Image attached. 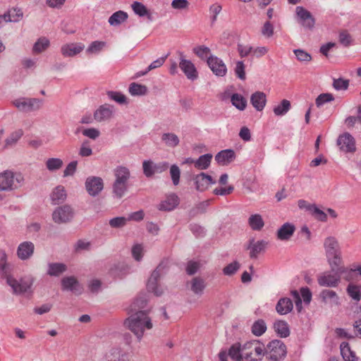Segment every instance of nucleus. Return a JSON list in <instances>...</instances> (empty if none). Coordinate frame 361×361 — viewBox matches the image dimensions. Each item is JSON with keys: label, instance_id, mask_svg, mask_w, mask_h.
<instances>
[{"label": "nucleus", "instance_id": "nucleus-1", "mask_svg": "<svg viewBox=\"0 0 361 361\" xmlns=\"http://www.w3.org/2000/svg\"><path fill=\"white\" fill-rule=\"evenodd\" d=\"M124 325L136 336L139 341L142 339L145 330L151 329L153 326L147 310L133 312L125 320Z\"/></svg>", "mask_w": 361, "mask_h": 361}, {"label": "nucleus", "instance_id": "nucleus-2", "mask_svg": "<svg viewBox=\"0 0 361 361\" xmlns=\"http://www.w3.org/2000/svg\"><path fill=\"white\" fill-rule=\"evenodd\" d=\"M24 183V176L20 172L5 170L0 173V191H15L21 188Z\"/></svg>", "mask_w": 361, "mask_h": 361}, {"label": "nucleus", "instance_id": "nucleus-3", "mask_svg": "<svg viewBox=\"0 0 361 361\" xmlns=\"http://www.w3.org/2000/svg\"><path fill=\"white\" fill-rule=\"evenodd\" d=\"M324 247L329 264H341V253L337 240L334 237H328L324 240Z\"/></svg>", "mask_w": 361, "mask_h": 361}, {"label": "nucleus", "instance_id": "nucleus-4", "mask_svg": "<svg viewBox=\"0 0 361 361\" xmlns=\"http://www.w3.org/2000/svg\"><path fill=\"white\" fill-rule=\"evenodd\" d=\"M33 283L34 279L31 276H25L19 280L16 279L11 276L6 277V283L11 286L13 293L15 295H22L29 292Z\"/></svg>", "mask_w": 361, "mask_h": 361}, {"label": "nucleus", "instance_id": "nucleus-5", "mask_svg": "<svg viewBox=\"0 0 361 361\" xmlns=\"http://www.w3.org/2000/svg\"><path fill=\"white\" fill-rule=\"evenodd\" d=\"M265 353L271 361H280L286 356L287 349L283 341L276 339L267 344Z\"/></svg>", "mask_w": 361, "mask_h": 361}, {"label": "nucleus", "instance_id": "nucleus-6", "mask_svg": "<svg viewBox=\"0 0 361 361\" xmlns=\"http://www.w3.org/2000/svg\"><path fill=\"white\" fill-rule=\"evenodd\" d=\"M331 272L326 271L318 276L317 281L320 286L335 288L341 282V276L339 275L338 265L329 264Z\"/></svg>", "mask_w": 361, "mask_h": 361}, {"label": "nucleus", "instance_id": "nucleus-7", "mask_svg": "<svg viewBox=\"0 0 361 361\" xmlns=\"http://www.w3.org/2000/svg\"><path fill=\"white\" fill-rule=\"evenodd\" d=\"M165 267L164 262H161L153 271L147 283L148 291L153 293L157 296H160L163 293L162 289L158 286V281L161 276V271Z\"/></svg>", "mask_w": 361, "mask_h": 361}, {"label": "nucleus", "instance_id": "nucleus-8", "mask_svg": "<svg viewBox=\"0 0 361 361\" xmlns=\"http://www.w3.org/2000/svg\"><path fill=\"white\" fill-rule=\"evenodd\" d=\"M169 166V164L166 161L154 163L152 160H145L142 162L143 173L147 178H151L155 173H161L166 171Z\"/></svg>", "mask_w": 361, "mask_h": 361}, {"label": "nucleus", "instance_id": "nucleus-9", "mask_svg": "<svg viewBox=\"0 0 361 361\" xmlns=\"http://www.w3.org/2000/svg\"><path fill=\"white\" fill-rule=\"evenodd\" d=\"M73 210L69 205L57 207L52 214V219L56 224L69 222L73 217Z\"/></svg>", "mask_w": 361, "mask_h": 361}, {"label": "nucleus", "instance_id": "nucleus-10", "mask_svg": "<svg viewBox=\"0 0 361 361\" xmlns=\"http://www.w3.org/2000/svg\"><path fill=\"white\" fill-rule=\"evenodd\" d=\"M42 100L39 99L20 98L13 102V105L22 111H31L37 110L41 107Z\"/></svg>", "mask_w": 361, "mask_h": 361}, {"label": "nucleus", "instance_id": "nucleus-11", "mask_svg": "<svg viewBox=\"0 0 361 361\" xmlns=\"http://www.w3.org/2000/svg\"><path fill=\"white\" fill-rule=\"evenodd\" d=\"M179 67L188 79L195 80L198 78V73L192 62L185 59L183 53H180Z\"/></svg>", "mask_w": 361, "mask_h": 361}, {"label": "nucleus", "instance_id": "nucleus-12", "mask_svg": "<svg viewBox=\"0 0 361 361\" xmlns=\"http://www.w3.org/2000/svg\"><path fill=\"white\" fill-rule=\"evenodd\" d=\"M85 188L90 196L95 197L103 190L104 181L100 177L90 176L85 180Z\"/></svg>", "mask_w": 361, "mask_h": 361}, {"label": "nucleus", "instance_id": "nucleus-13", "mask_svg": "<svg viewBox=\"0 0 361 361\" xmlns=\"http://www.w3.org/2000/svg\"><path fill=\"white\" fill-rule=\"evenodd\" d=\"M295 11L299 22L303 27L310 30L314 27L315 24V19L310 11H308L302 6H297Z\"/></svg>", "mask_w": 361, "mask_h": 361}, {"label": "nucleus", "instance_id": "nucleus-14", "mask_svg": "<svg viewBox=\"0 0 361 361\" xmlns=\"http://www.w3.org/2000/svg\"><path fill=\"white\" fill-rule=\"evenodd\" d=\"M193 180L195 189L200 192L205 191L209 185L216 183V180H214L211 176L203 172L195 176Z\"/></svg>", "mask_w": 361, "mask_h": 361}, {"label": "nucleus", "instance_id": "nucleus-15", "mask_svg": "<svg viewBox=\"0 0 361 361\" xmlns=\"http://www.w3.org/2000/svg\"><path fill=\"white\" fill-rule=\"evenodd\" d=\"M209 67L212 72L217 76H224L227 72V68L224 61L217 56H209L207 60Z\"/></svg>", "mask_w": 361, "mask_h": 361}, {"label": "nucleus", "instance_id": "nucleus-16", "mask_svg": "<svg viewBox=\"0 0 361 361\" xmlns=\"http://www.w3.org/2000/svg\"><path fill=\"white\" fill-rule=\"evenodd\" d=\"M322 302L330 307H338L341 305L340 298L336 291L330 289H324L319 293Z\"/></svg>", "mask_w": 361, "mask_h": 361}, {"label": "nucleus", "instance_id": "nucleus-17", "mask_svg": "<svg viewBox=\"0 0 361 361\" xmlns=\"http://www.w3.org/2000/svg\"><path fill=\"white\" fill-rule=\"evenodd\" d=\"M337 145L341 150L345 152H353L355 151V143L353 137L346 133L340 135L337 139Z\"/></svg>", "mask_w": 361, "mask_h": 361}, {"label": "nucleus", "instance_id": "nucleus-18", "mask_svg": "<svg viewBox=\"0 0 361 361\" xmlns=\"http://www.w3.org/2000/svg\"><path fill=\"white\" fill-rule=\"evenodd\" d=\"M35 251V245L31 241H25L19 244L17 248V256L21 260L29 259Z\"/></svg>", "mask_w": 361, "mask_h": 361}, {"label": "nucleus", "instance_id": "nucleus-19", "mask_svg": "<svg viewBox=\"0 0 361 361\" xmlns=\"http://www.w3.org/2000/svg\"><path fill=\"white\" fill-rule=\"evenodd\" d=\"M114 113V106L104 104L101 105L94 113V118L98 121L102 122L110 119Z\"/></svg>", "mask_w": 361, "mask_h": 361}, {"label": "nucleus", "instance_id": "nucleus-20", "mask_svg": "<svg viewBox=\"0 0 361 361\" xmlns=\"http://www.w3.org/2000/svg\"><path fill=\"white\" fill-rule=\"evenodd\" d=\"M267 245V242L265 240L255 241V240L250 239L248 245L246 246V249L250 250V257L252 259H256L258 255L265 250Z\"/></svg>", "mask_w": 361, "mask_h": 361}, {"label": "nucleus", "instance_id": "nucleus-21", "mask_svg": "<svg viewBox=\"0 0 361 361\" xmlns=\"http://www.w3.org/2000/svg\"><path fill=\"white\" fill-rule=\"evenodd\" d=\"M61 286L63 290H70L77 294H80L82 292L80 283L74 276L63 277L61 279Z\"/></svg>", "mask_w": 361, "mask_h": 361}, {"label": "nucleus", "instance_id": "nucleus-22", "mask_svg": "<svg viewBox=\"0 0 361 361\" xmlns=\"http://www.w3.org/2000/svg\"><path fill=\"white\" fill-rule=\"evenodd\" d=\"M85 48L82 43H70L63 45L61 48V54L65 57H72L80 54Z\"/></svg>", "mask_w": 361, "mask_h": 361}, {"label": "nucleus", "instance_id": "nucleus-23", "mask_svg": "<svg viewBox=\"0 0 361 361\" xmlns=\"http://www.w3.org/2000/svg\"><path fill=\"white\" fill-rule=\"evenodd\" d=\"M179 204V197L174 193H171L166 196V199L161 202L158 206V209L161 211H172Z\"/></svg>", "mask_w": 361, "mask_h": 361}, {"label": "nucleus", "instance_id": "nucleus-24", "mask_svg": "<svg viewBox=\"0 0 361 361\" xmlns=\"http://www.w3.org/2000/svg\"><path fill=\"white\" fill-rule=\"evenodd\" d=\"M235 158L234 150L228 149L220 151L215 156V160L221 165H227Z\"/></svg>", "mask_w": 361, "mask_h": 361}, {"label": "nucleus", "instance_id": "nucleus-25", "mask_svg": "<svg viewBox=\"0 0 361 361\" xmlns=\"http://www.w3.org/2000/svg\"><path fill=\"white\" fill-rule=\"evenodd\" d=\"M250 102L257 111H262L267 103L266 94L262 92H255L251 95Z\"/></svg>", "mask_w": 361, "mask_h": 361}, {"label": "nucleus", "instance_id": "nucleus-26", "mask_svg": "<svg viewBox=\"0 0 361 361\" xmlns=\"http://www.w3.org/2000/svg\"><path fill=\"white\" fill-rule=\"evenodd\" d=\"M67 195L63 185L56 186L50 195L52 204H60L66 199Z\"/></svg>", "mask_w": 361, "mask_h": 361}, {"label": "nucleus", "instance_id": "nucleus-27", "mask_svg": "<svg viewBox=\"0 0 361 361\" xmlns=\"http://www.w3.org/2000/svg\"><path fill=\"white\" fill-rule=\"evenodd\" d=\"M190 290L192 293L199 296L204 293V290L207 286L205 281L200 276L192 278L190 282Z\"/></svg>", "mask_w": 361, "mask_h": 361}, {"label": "nucleus", "instance_id": "nucleus-28", "mask_svg": "<svg viewBox=\"0 0 361 361\" xmlns=\"http://www.w3.org/2000/svg\"><path fill=\"white\" fill-rule=\"evenodd\" d=\"M293 308V302L288 298L279 299L276 305V310L281 315L287 314L292 311Z\"/></svg>", "mask_w": 361, "mask_h": 361}, {"label": "nucleus", "instance_id": "nucleus-29", "mask_svg": "<svg viewBox=\"0 0 361 361\" xmlns=\"http://www.w3.org/2000/svg\"><path fill=\"white\" fill-rule=\"evenodd\" d=\"M295 226L290 223H285L277 231V238L281 240H288L293 235Z\"/></svg>", "mask_w": 361, "mask_h": 361}, {"label": "nucleus", "instance_id": "nucleus-30", "mask_svg": "<svg viewBox=\"0 0 361 361\" xmlns=\"http://www.w3.org/2000/svg\"><path fill=\"white\" fill-rule=\"evenodd\" d=\"M114 175L115 180L118 182L125 183L128 184V180L130 178V170L123 166H118L114 170Z\"/></svg>", "mask_w": 361, "mask_h": 361}, {"label": "nucleus", "instance_id": "nucleus-31", "mask_svg": "<svg viewBox=\"0 0 361 361\" xmlns=\"http://www.w3.org/2000/svg\"><path fill=\"white\" fill-rule=\"evenodd\" d=\"M348 295L355 302H358L361 300V285L350 283L347 288Z\"/></svg>", "mask_w": 361, "mask_h": 361}, {"label": "nucleus", "instance_id": "nucleus-32", "mask_svg": "<svg viewBox=\"0 0 361 361\" xmlns=\"http://www.w3.org/2000/svg\"><path fill=\"white\" fill-rule=\"evenodd\" d=\"M67 267L63 263H49L48 264L47 274L51 276H59L65 272Z\"/></svg>", "mask_w": 361, "mask_h": 361}, {"label": "nucleus", "instance_id": "nucleus-33", "mask_svg": "<svg viewBox=\"0 0 361 361\" xmlns=\"http://www.w3.org/2000/svg\"><path fill=\"white\" fill-rule=\"evenodd\" d=\"M274 328L277 334L281 338H286L290 335V329L286 322L278 320L274 324Z\"/></svg>", "mask_w": 361, "mask_h": 361}, {"label": "nucleus", "instance_id": "nucleus-34", "mask_svg": "<svg viewBox=\"0 0 361 361\" xmlns=\"http://www.w3.org/2000/svg\"><path fill=\"white\" fill-rule=\"evenodd\" d=\"M147 303V300L145 295H139L135 298L133 302L130 305L129 312H136L137 311L144 310Z\"/></svg>", "mask_w": 361, "mask_h": 361}, {"label": "nucleus", "instance_id": "nucleus-35", "mask_svg": "<svg viewBox=\"0 0 361 361\" xmlns=\"http://www.w3.org/2000/svg\"><path fill=\"white\" fill-rule=\"evenodd\" d=\"M128 13L123 11L114 13L109 18V23L113 26H117L125 22L128 18Z\"/></svg>", "mask_w": 361, "mask_h": 361}, {"label": "nucleus", "instance_id": "nucleus-36", "mask_svg": "<svg viewBox=\"0 0 361 361\" xmlns=\"http://www.w3.org/2000/svg\"><path fill=\"white\" fill-rule=\"evenodd\" d=\"M340 348L341 355L345 361H357L355 353L351 350L348 343L343 342Z\"/></svg>", "mask_w": 361, "mask_h": 361}, {"label": "nucleus", "instance_id": "nucleus-37", "mask_svg": "<svg viewBox=\"0 0 361 361\" xmlns=\"http://www.w3.org/2000/svg\"><path fill=\"white\" fill-rule=\"evenodd\" d=\"M128 189V184L118 181H114L112 185V192L114 195L118 199L123 197Z\"/></svg>", "mask_w": 361, "mask_h": 361}, {"label": "nucleus", "instance_id": "nucleus-38", "mask_svg": "<svg viewBox=\"0 0 361 361\" xmlns=\"http://www.w3.org/2000/svg\"><path fill=\"white\" fill-rule=\"evenodd\" d=\"M339 275L343 274V279L347 281H354L357 280V276L355 268L348 269L341 264L338 265Z\"/></svg>", "mask_w": 361, "mask_h": 361}, {"label": "nucleus", "instance_id": "nucleus-39", "mask_svg": "<svg viewBox=\"0 0 361 361\" xmlns=\"http://www.w3.org/2000/svg\"><path fill=\"white\" fill-rule=\"evenodd\" d=\"M212 159V155L211 154L201 155L195 161V167L199 170H205L209 166Z\"/></svg>", "mask_w": 361, "mask_h": 361}, {"label": "nucleus", "instance_id": "nucleus-40", "mask_svg": "<svg viewBox=\"0 0 361 361\" xmlns=\"http://www.w3.org/2000/svg\"><path fill=\"white\" fill-rule=\"evenodd\" d=\"M228 355L235 361H242L244 358L240 343H235L231 346Z\"/></svg>", "mask_w": 361, "mask_h": 361}, {"label": "nucleus", "instance_id": "nucleus-41", "mask_svg": "<svg viewBox=\"0 0 361 361\" xmlns=\"http://www.w3.org/2000/svg\"><path fill=\"white\" fill-rule=\"evenodd\" d=\"M232 104L238 109L243 111L247 106V100L240 94L234 93L231 97Z\"/></svg>", "mask_w": 361, "mask_h": 361}, {"label": "nucleus", "instance_id": "nucleus-42", "mask_svg": "<svg viewBox=\"0 0 361 361\" xmlns=\"http://www.w3.org/2000/svg\"><path fill=\"white\" fill-rule=\"evenodd\" d=\"M161 140L165 143V145L169 147H175L179 144V138L178 137L171 133H165L161 136Z\"/></svg>", "mask_w": 361, "mask_h": 361}, {"label": "nucleus", "instance_id": "nucleus-43", "mask_svg": "<svg viewBox=\"0 0 361 361\" xmlns=\"http://www.w3.org/2000/svg\"><path fill=\"white\" fill-rule=\"evenodd\" d=\"M248 224L254 231H260L264 225L262 217L259 214L251 215L248 219Z\"/></svg>", "mask_w": 361, "mask_h": 361}, {"label": "nucleus", "instance_id": "nucleus-44", "mask_svg": "<svg viewBox=\"0 0 361 361\" xmlns=\"http://www.w3.org/2000/svg\"><path fill=\"white\" fill-rule=\"evenodd\" d=\"M128 91L132 96H142L147 93V87L144 85L133 82L130 85Z\"/></svg>", "mask_w": 361, "mask_h": 361}, {"label": "nucleus", "instance_id": "nucleus-45", "mask_svg": "<svg viewBox=\"0 0 361 361\" xmlns=\"http://www.w3.org/2000/svg\"><path fill=\"white\" fill-rule=\"evenodd\" d=\"M24 132L22 129H18L12 132L5 140L6 147L14 146L18 141L22 137Z\"/></svg>", "mask_w": 361, "mask_h": 361}, {"label": "nucleus", "instance_id": "nucleus-46", "mask_svg": "<svg viewBox=\"0 0 361 361\" xmlns=\"http://www.w3.org/2000/svg\"><path fill=\"white\" fill-rule=\"evenodd\" d=\"M166 58H167V55L165 56L160 57V58L157 59V60L154 61L152 63H150V65L147 67V68L145 71L137 72L136 73V77L138 78V77L145 75L149 71L161 67L165 62Z\"/></svg>", "mask_w": 361, "mask_h": 361}, {"label": "nucleus", "instance_id": "nucleus-47", "mask_svg": "<svg viewBox=\"0 0 361 361\" xmlns=\"http://www.w3.org/2000/svg\"><path fill=\"white\" fill-rule=\"evenodd\" d=\"M290 102L287 99H283L281 102L273 109L276 116H283L290 109Z\"/></svg>", "mask_w": 361, "mask_h": 361}, {"label": "nucleus", "instance_id": "nucleus-48", "mask_svg": "<svg viewBox=\"0 0 361 361\" xmlns=\"http://www.w3.org/2000/svg\"><path fill=\"white\" fill-rule=\"evenodd\" d=\"M267 330V325L263 319H258L252 326V333L256 336H262Z\"/></svg>", "mask_w": 361, "mask_h": 361}, {"label": "nucleus", "instance_id": "nucleus-49", "mask_svg": "<svg viewBox=\"0 0 361 361\" xmlns=\"http://www.w3.org/2000/svg\"><path fill=\"white\" fill-rule=\"evenodd\" d=\"M255 340L249 341L241 346L244 359L249 361H255L257 360L252 358V346L255 345Z\"/></svg>", "mask_w": 361, "mask_h": 361}, {"label": "nucleus", "instance_id": "nucleus-50", "mask_svg": "<svg viewBox=\"0 0 361 361\" xmlns=\"http://www.w3.org/2000/svg\"><path fill=\"white\" fill-rule=\"evenodd\" d=\"M128 267L124 264L114 265L110 270L111 274L114 277L122 278L128 273Z\"/></svg>", "mask_w": 361, "mask_h": 361}, {"label": "nucleus", "instance_id": "nucleus-51", "mask_svg": "<svg viewBox=\"0 0 361 361\" xmlns=\"http://www.w3.org/2000/svg\"><path fill=\"white\" fill-rule=\"evenodd\" d=\"M49 46V41L46 37L39 38L34 44L32 51L39 54L46 50Z\"/></svg>", "mask_w": 361, "mask_h": 361}, {"label": "nucleus", "instance_id": "nucleus-52", "mask_svg": "<svg viewBox=\"0 0 361 361\" xmlns=\"http://www.w3.org/2000/svg\"><path fill=\"white\" fill-rule=\"evenodd\" d=\"M106 46V42L102 41L92 42L86 49V52L90 54H99Z\"/></svg>", "mask_w": 361, "mask_h": 361}, {"label": "nucleus", "instance_id": "nucleus-53", "mask_svg": "<svg viewBox=\"0 0 361 361\" xmlns=\"http://www.w3.org/2000/svg\"><path fill=\"white\" fill-rule=\"evenodd\" d=\"M23 17V12L20 9H12L8 12V14L4 15V19L6 22H18Z\"/></svg>", "mask_w": 361, "mask_h": 361}, {"label": "nucleus", "instance_id": "nucleus-54", "mask_svg": "<svg viewBox=\"0 0 361 361\" xmlns=\"http://www.w3.org/2000/svg\"><path fill=\"white\" fill-rule=\"evenodd\" d=\"M106 94L110 99L119 104H128L127 97L120 92L108 91Z\"/></svg>", "mask_w": 361, "mask_h": 361}, {"label": "nucleus", "instance_id": "nucleus-55", "mask_svg": "<svg viewBox=\"0 0 361 361\" xmlns=\"http://www.w3.org/2000/svg\"><path fill=\"white\" fill-rule=\"evenodd\" d=\"M63 161L59 158H49L46 161L47 169L50 171L60 169L63 166Z\"/></svg>", "mask_w": 361, "mask_h": 361}, {"label": "nucleus", "instance_id": "nucleus-56", "mask_svg": "<svg viewBox=\"0 0 361 361\" xmlns=\"http://www.w3.org/2000/svg\"><path fill=\"white\" fill-rule=\"evenodd\" d=\"M334 100V97L331 93L320 94L315 100V104L317 107H321L324 104L332 102Z\"/></svg>", "mask_w": 361, "mask_h": 361}, {"label": "nucleus", "instance_id": "nucleus-57", "mask_svg": "<svg viewBox=\"0 0 361 361\" xmlns=\"http://www.w3.org/2000/svg\"><path fill=\"white\" fill-rule=\"evenodd\" d=\"M222 6L218 4H214L209 6V15L212 24H214L217 20L218 15L221 12Z\"/></svg>", "mask_w": 361, "mask_h": 361}, {"label": "nucleus", "instance_id": "nucleus-58", "mask_svg": "<svg viewBox=\"0 0 361 361\" xmlns=\"http://www.w3.org/2000/svg\"><path fill=\"white\" fill-rule=\"evenodd\" d=\"M132 9L134 13L140 17H144L147 14V7L142 3L138 1H134L131 5Z\"/></svg>", "mask_w": 361, "mask_h": 361}, {"label": "nucleus", "instance_id": "nucleus-59", "mask_svg": "<svg viewBox=\"0 0 361 361\" xmlns=\"http://www.w3.org/2000/svg\"><path fill=\"white\" fill-rule=\"evenodd\" d=\"M170 175L173 185H178L180 182V170L177 165L173 164L172 166H171Z\"/></svg>", "mask_w": 361, "mask_h": 361}, {"label": "nucleus", "instance_id": "nucleus-60", "mask_svg": "<svg viewBox=\"0 0 361 361\" xmlns=\"http://www.w3.org/2000/svg\"><path fill=\"white\" fill-rule=\"evenodd\" d=\"M193 52L200 59H208L210 54V49L205 46H198L193 49Z\"/></svg>", "mask_w": 361, "mask_h": 361}, {"label": "nucleus", "instance_id": "nucleus-61", "mask_svg": "<svg viewBox=\"0 0 361 361\" xmlns=\"http://www.w3.org/2000/svg\"><path fill=\"white\" fill-rule=\"evenodd\" d=\"M128 219L123 216H118L110 219L109 225L111 228H122L126 226Z\"/></svg>", "mask_w": 361, "mask_h": 361}, {"label": "nucleus", "instance_id": "nucleus-62", "mask_svg": "<svg viewBox=\"0 0 361 361\" xmlns=\"http://www.w3.org/2000/svg\"><path fill=\"white\" fill-rule=\"evenodd\" d=\"M349 86V80L343 79V78H338V79H334L333 82V87L336 90H345L348 89Z\"/></svg>", "mask_w": 361, "mask_h": 361}, {"label": "nucleus", "instance_id": "nucleus-63", "mask_svg": "<svg viewBox=\"0 0 361 361\" xmlns=\"http://www.w3.org/2000/svg\"><path fill=\"white\" fill-rule=\"evenodd\" d=\"M339 42L344 47H348L352 42V37L346 30H343L339 33Z\"/></svg>", "mask_w": 361, "mask_h": 361}, {"label": "nucleus", "instance_id": "nucleus-64", "mask_svg": "<svg viewBox=\"0 0 361 361\" xmlns=\"http://www.w3.org/2000/svg\"><path fill=\"white\" fill-rule=\"evenodd\" d=\"M312 208V209L310 213L314 216L315 219L321 221H326L327 215L326 213H324L322 210L319 209L315 204Z\"/></svg>", "mask_w": 361, "mask_h": 361}]
</instances>
